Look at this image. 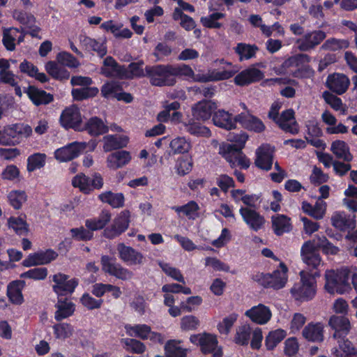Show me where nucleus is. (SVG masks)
<instances>
[{"label": "nucleus", "mask_w": 357, "mask_h": 357, "mask_svg": "<svg viewBox=\"0 0 357 357\" xmlns=\"http://www.w3.org/2000/svg\"><path fill=\"white\" fill-rule=\"evenodd\" d=\"M325 290L331 294H343L351 289L349 271L347 268L327 270L324 274Z\"/></svg>", "instance_id": "obj_1"}, {"label": "nucleus", "mask_w": 357, "mask_h": 357, "mask_svg": "<svg viewBox=\"0 0 357 357\" xmlns=\"http://www.w3.org/2000/svg\"><path fill=\"white\" fill-rule=\"evenodd\" d=\"M33 133L32 128L26 123H17L0 127V145L12 146L17 145L21 138H28Z\"/></svg>", "instance_id": "obj_2"}, {"label": "nucleus", "mask_w": 357, "mask_h": 357, "mask_svg": "<svg viewBox=\"0 0 357 357\" xmlns=\"http://www.w3.org/2000/svg\"><path fill=\"white\" fill-rule=\"evenodd\" d=\"M301 281L294 284L290 292L296 301H307L314 298L316 294L317 282L315 275L307 271H302L299 273Z\"/></svg>", "instance_id": "obj_3"}, {"label": "nucleus", "mask_w": 357, "mask_h": 357, "mask_svg": "<svg viewBox=\"0 0 357 357\" xmlns=\"http://www.w3.org/2000/svg\"><path fill=\"white\" fill-rule=\"evenodd\" d=\"M89 146V151H93L96 147V142L91 140L89 143L84 142H74L54 151V158L60 162H66L78 157Z\"/></svg>", "instance_id": "obj_4"}, {"label": "nucleus", "mask_w": 357, "mask_h": 357, "mask_svg": "<svg viewBox=\"0 0 357 357\" xmlns=\"http://www.w3.org/2000/svg\"><path fill=\"white\" fill-rule=\"evenodd\" d=\"M146 76L155 86H172L176 82L173 76L172 65L146 66Z\"/></svg>", "instance_id": "obj_5"}, {"label": "nucleus", "mask_w": 357, "mask_h": 357, "mask_svg": "<svg viewBox=\"0 0 357 357\" xmlns=\"http://www.w3.org/2000/svg\"><path fill=\"white\" fill-rule=\"evenodd\" d=\"M214 69L205 73L206 82H215L227 79L233 77L238 68L224 59H216L213 62Z\"/></svg>", "instance_id": "obj_6"}, {"label": "nucleus", "mask_w": 357, "mask_h": 357, "mask_svg": "<svg viewBox=\"0 0 357 357\" xmlns=\"http://www.w3.org/2000/svg\"><path fill=\"white\" fill-rule=\"evenodd\" d=\"M288 268L280 262L279 268L272 273L261 274L259 278L260 283L265 287L280 289L286 285L288 280Z\"/></svg>", "instance_id": "obj_7"}, {"label": "nucleus", "mask_w": 357, "mask_h": 357, "mask_svg": "<svg viewBox=\"0 0 357 357\" xmlns=\"http://www.w3.org/2000/svg\"><path fill=\"white\" fill-rule=\"evenodd\" d=\"M219 153L229 162L231 167L240 166L247 169L250 166V160L241 150L234 149V146L229 144H222L219 148Z\"/></svg>", "instance_id": "obj_8"}, {"label": "nucleus", "mask_w": 357, "mask_h": 357, "mask_svg": "<svg viewBox=\"0 0 357 357\" xmlns=\"http://www.w3.org/2000/svg\"><path fill=\"white\" fill-rule=\"evenodd\" d=\"M125 330L127 335L131 337L149 339L153 342L162 343L164 341V337L160 333L152 331L151 327L146 324H127Z\"/></svg>", "instance_id": "obj_9"}, {"label": "nucleus", "mask_w": 357, "mask_h": 357, "mask_svg": "<svg viewBox=\"0 0 357 357\" xmlns=\"http://www.w3.org/2000/svg\"><path fill=\"white\" fill-rule=\"evenodd\" d=\"M61 125L65 128L82 130V117L79 109L75 105L66 107L61 114Z\"/></svg>", "instance_id": "obj_10"}, {"label": "nucleus", "mask_w": 357, "mask_h": 357, "mask_svg": "<svg viewBox=\"0 0 357 357\" xmlns=\"http://www.w3.org/2000/svg\"><path fill=\"white\" fill-rule=\"evenodd\" d=\"M52 280L54 283L52 287L53 289L59 296L73 293L78 284L77 279H70L67 275L63 273L55 274L53 276Z\"/></svg>", "instance_id": "obj_11"}, {"label": "nucleus", "mask_w": 357, "mask_h": 357, "mask_svg": "<svg viewBox=\"0 0 357 357\" xmlns=\"http://www.w3.org/2000/svg\"><path fill=\"white\" fill-rule=\"evenodd\" d=\"M245 315L252 322L259 325H265L272 318V312L268 306L258 304L252 307L245 312Z\"/></svg>", "instance_id": "obj_12"}, {"label": "nucleus", "mask_w": 357, "mask_h": 357, "mask_svg": "<svg viewBox=\"0 0 357 357\" xmlns=\"http://www.w3.org/2000/svg\"><path fill=\"white\" fill-rule=\"evenodd\" d=\"M130 222V213L128 211L121 212L114 219L111 227L104 230L105 236L113 238L123 232L128 227Z\"/></svg>", "instance_id": "obj_13"}, {"label": "nucleus", "mask_w": 357, "mask_h": 357, "mask_svg": "<svg viewBox=\"0 0 357 357\" xmlns=\"http://www.w3.org/2000/svg\"><path fill=\"white\" fill-rule=\"evenodd\" d=\"M274 148L269 144H262L255 152V165L266 171L271 169L273 165Z\"/></svg>", "instance_id": "obj_14"}, {"label": "nucleus", "mask_w": 357, "mask_h": 357, "mask_svg": "<svg viewBox=\"0 0 357 357\" xmlns=\"http://www.w3.org/2000/svg\"><path fill=\"white\" fill-rule=\"evenodd\" d=\"M239 213L246 225L255 231L261 229L265 224L264 218L257 211L249 207H241Z\"/></svg>", "instance_id": "obj_15"}, {"label": "nucleus", "mask_w": 357, "mask_h": 357, "mask_svg": "<svg viewBox=\"0 0 357 357\" xmlns=\"http://www.w3.org/2000/svg\"><path fill=\"white\" fill-rule=\"evenodd\" d=\"M326 37L324 31L316 30L306 33L302 38L297 40L298 47L301 51H308L319 45Z\"/></svg>", "instance_id": "obj_16"}, {"label": "nucleus", "mask_w": 357, "mask_h": 357, "mask_svg": "<svg viewBox=\"0 0 357 357\" xmlns=\"http://www.w3.org/2000/svg\"><path fill=\"white\" fill-rule=\"evenodd\" d=\"M217 109L215 102L211 100H201L192 107V115L199 121H207Z\"/></svg>", "instance_id": "obj_17"}, {"label": "nucleus", "mask_w": 357, "mask_h": 357, "mask_svg": "<svg viewBox=\"0 0 357 357\" xmlns=\"http://www.w3.org/2000/svg\"><path fill=\"white\" fill-rule=\"evenodd\" d=\"M264 77V73L254 66L242 70L234 77V82L238 86H245L259 82Z\"/></svg>", "instance_id": "obj_18"}, {"label": "nucleus", "mask_w": 357, "mask_h": 357, "mask_svg": "<svg viewBox=\"0 0 357 357\" xmlns=\"http://www.w3.org/2000/svg\"><path fill=\"white\" fill-rule=\"evenodd\" d=\"M130 151L121 150L109 154L106 158V165L108 169L116 170L128 165L132 160Z\"/></svg>", "instance_id": "obj_19"}, {"label": "nucleus", "mask_w": 357, "mask_h": 357, "mask_svg": "<svg viewBox=\"0 0 357 357\" xmlns=\"http://www.w3.org/2000/svg\"><path fill=\"white\" fill-rule=\"evenodd\" d=\"M328 324L334 330L333 337L335 339L346 337L351 328L349 319L344 316H331Z\"/></svg>", "instance_id": "obj_20"}, {"label": "nucleus", "mask_w": 357, "mask_h": 357, "mask_svg": "<svg viewBox=\"0 0 357 357\" xmlns=\"http://www.w3.org/2000/svg\"><path fill=\"white\" fill-rule=\"evenodd\" d=\"M326 84L333 92L338 95H342L348 89L350 80L349 77L344 74L334 73L328 76Z\"/></svg>", "instance_id": "obj_21"}, {"label": "nucleus", "mask_w": 357, "mask_h": 357, "mask_svg": "<svg viewBox=\"0 0 357 357\" xmlns=\"http://www.w3.org/2000/svg\"><path fill=\"white\" fill-rule=\"evenodd\" d=\"M301 255L303 261L313 268H317L321 264L319 255L315 252V245L310 241H306L301 247Z\"/></svg>", "instance_id": "obj_22"}, {"label": "nucleus", "mask_w": 357, "mask_h": 357, "mask_svg": "<svg viewBox=\"0 0 357 357\" xmlns=\"http://www.w3.org/2000/svg\"><path fill=\"white\" fill-rule=\"evenodd\" d=\"M119 258L129 266L140 265L144 261V256L139 252L124 244L117 247Z\"/></svg>", "instance_id": "obj_23"}, {"label": "nucleus", "mask_w": 357, "mask_h": 357, "mask_svg": "<svg viewBox=\"0 0 357 357\" xmlns=\"http://www.w3.org/2000/svg\"><path fill=\"white\" fill-rule=\"evenodd\" d=\"M172 70L175 79L177 77H181L189 81L206 82L205 73L195 74L191 67L188 65H172Z\"/></svg>", "instance_id": "obj_24"}, {"label": "nucleus", "mask_w": 357, "mask_h": 357, "mask_svg": "<svg viewBox=\"0 0 357 357\" xmlns=\"http://www.w3.org/2000/svg\"><path fill=\"white\" fill-rule=\"evenodd\" d=\"M275 123L282 130L287 132L295 135L299 131L293 109H289L284 111L280 116H279Z\"/></svg>", "instance_id": "obj_25"}, {"label": "nucleus", "mask_w": 357, "mask_h": 357, "mask_svg": "<svg viewBox=\"0 0 357 357\" xmlns=\"http://www.w3.org/2000/svg\"><path fill=\"white\" fill-rule=\"evenodd\" d=\"M212 120L215 126L228 130L235 129L238 122L236 116H233L232 114L224 109L214 112Z\"/></svg>", "instance_id": "obj_26"}, {"label": "nucleus", "mask_w": 357, "mask_h": 357, "mask_svg": "<svg viewBox=\"0 0 357 357\" xmlns=\"http://www.w3.org/2000/svg\"><path fill=\"white\" fill-rule=\"evenodd\" d=\"M102 142L103 151L109 152L126 147L129 142V137L126 135H107L103 137Z\"/></svg>", "instance_id": "obj_27"}, {"label": "nucleus", "mask_w": 357, "mask_h": 357, "mask_svg": "<svg viewBox=\"0 0 357 357\" xmlns=\"http://www.w3.org/2000/svg\"><path fill=\"white\" fill-rule=\"evenodd\" d=\"M236 120L245 129L261 132L265 126L262 121L252 116L249 112H244L236 116Z\"/></svg>", "instance_id": "obj_28"}, {"label": "nucleus", "mask_w": 357, "mask_h": 357, "mask_svg": "<svg viewBox=\"0 0 357 357\" xmlns=\"http://www.w3.org/2000/svg\"><path fill=\"white\" fill-rule=\"evenodd\" d=\"M24 37L23 33L18 29L10 27L3 29L2 41L8 50L13 51L17 43L24 40Z\"/></svg>", "instance_id": "obj_29"}, {"label": "nucleus", "mask_w": 357, "mask_h": 357, "mask_svg": "<svg viewBox=\"0 0 357 357\" xmlns=\"http://www.w3.org/2000/svg\"><path fill=\"white\" fill-rule=\"evenodd\" d=\"M303 211L315 220H321L326 215L327 204L326 202L317 199L314 205L303 202L301 206Z\"/></svg>", "instance_id": "obj_30"}, {"label": "nucleus", "mask_w": 357, "mask_h": 357, "mask_svg": "<svg viewBox=\"0 0 357 357\" xmlns=\"http://www.w3.org/2000/svg\"><path fill=\"white\" fill-rule=\"evenodd\" d=\"M100 28L105 31L111 32L116 38H130L132 32L128 28H123L121 23H116L113 20H108L101 24Z\"/></svg>", "instance_id": "obj_31"}, {"label": "nucleus", "mask_w": 357, "mask_h": 357, "mask_svg": "<svg viewBox=\"0 0 357 357\" xmlns=\"http://www.w3.org/2000/svg\"><path fill=\"white\" fill-rule=\"evenodd\" d=\"M338 345L331 350L333 357H356L357 356V348L349 340L337 339Z\"/></svg>", "instance_id": "obj_32"}, {"label": "nucleus", "mask_w": 357, "mask_h": 357, "mask_svg": "<svg viewBox=\"0 0 357 357\" xmlns=\"http://www.w3.org/2000/svg\"><path fill=\"white\" fill-rule=\"evenodd\" d=\"M272 228L277 236L289 232L291 229V219L285 215L277 214L271 218Z\"/></svg>", "instance_id": "obj_33"}, {"label": "nucleus", "mask_w": 357, "mask_h": 357, "mask_svg": "<svg viewBox=\"0 0 357 357\" xmlns=\"http://www.w3.org/2000/svg\"><path fill=\"white\" fill-rule=\"evenodd\" d=\"M201 350L203 353H213V357H221L222 351L221 347L218 345V340L215 335L204 333Z\"/></svg>", "instance_id": "obj_34"}, {"label": "nucleus", "mask_w": 357, "mask_h": 357, "mask_svg": "<svg viewBox=\"0 0 357 357\" xmlns=\"http://www.w3.org/2000/svg\"><path fill=\"white\" fill-rule=\"evenodd\" d=\"M304 338L311 342H321L324 340V325L321 323H310L303 330Z\"/></svg>", "instance_id": "obj_35"}, {"label": "nucleus", "mask_w": 357, "mask_h": 357, "mask_svg": "<svg viewBox=\"0 0 357 357\" xmlns=\"http://www.w3.org/2000/svg\"><path fill=\"white\" fill-rule=\"evenodd\" d=\"M26 93L36 105H47L53 100L52 95L33 86L28 87Z\"/></svg>", "instance_id": "obj_36"}, {"label": "nucleus", "mask_w": 357, "mask_h": 357, "mask_svg": "<svg viewBox=\"0 0 357 357\" xmlns=\"http://www.w3.org/2000/svg\"><path fill=\"white\" fill-rule=\"evenodd\" d=\"M24 287V282L15 280L10 282L7 289V295L10 302L15 305H21L24 302L22 291Z\"/></svg>", "instance_id": "obj_37"}, {"label": "nucleus", "mask_w": 357, "mask_h": 357, "mask_svg": "<svg viewBox=\"0 0 357 357\" xmlns=\"http://www.w3.org/2000/svg\"><path fill=\"white\" fill-rule=\"evenodd\" d=\"M310 61V58L307 54H300L288 58L282 64L281 69L275 70L277 74H282L285 72L286 70L291 67L301 68L305 63H308Z\"/></svg>", "instance_id": "obj_38"}, {"label": "nucleus", "mask_w": 357, "mask_h": 357, "mask_svg": "<svg viewBox=\"0 0 357 357\" xmlns=\"http://www.w3.org/2000/svg\"><path fill=\"white\" fill-rule=\"evenodd\" d=\"M83 130H85L92 136H98L107 132L109 127L107 126L102 119L98 117H92L86 123Z\"/></svg>", "instance_id": "obj_39"}, {"label": "nucleus", "mask_w": 357, "mask_h": 357, "mask_svg": "<svg viewBox=\"0 0 357 357\" xmlns=\"http://www.w3.org/2000/svg\"><path fill=\"white\" fill-rule=\"evenodd\" d=\"M56 307L54 318L56 321H61L70 317L75 310V305L68 300H59Z\"/></svg>", "instance_id": "obj_40"}, {"label": "nucleus", "mask_w": 357, "mask_h": 357, "mask_svg": "<svg viewBox=\"0 0 357 357\" xmlns=\"http://www.w3.org/2000/svg\"><path fill=\"white\" fill-rule=\"evenodd\" d=\"M331 151L339 159L347 162L352 159L349 147L344 141L337 139L333 142L331 146Z\"/></svg>", "instance_id": "obj_41"}, {"label": "nucleus", "mask_w": 357, "mask_h": 357, "mask_svg": "<svg viewBox=\"0 0 357 357\" xmlns=\"http://www.w3.org/2000/svg\"><path fill=\"white\" fill-rule=\"evenodd\" d=\"M287 336L286 331L278 328L268 332L265 337V346L267 350H273Z\"/></svg>", "instance_id": "obj_42"}, {"label": "nucleus", "mask_w": 357, "mask_h": 357, "mask_svg": "<svg viewBox=\"0 0 357 357\" xmlns=\"http://www.w3.org/2000/svg\"><path fill=\"white\" fill-rule=\"evenodd\" d=\"M181 342L177 340L167 341L164 347L166 357H186L188 350L180 346Z\"/></svg>", "instance_id": "obj_43"}, {"label": "nucleus", "mask_w": 357, "mask_h": 357, "mask_svg": "<svg viewBox=\"0 0 357 357\" xmlns=\"http://www.w3.org/2000/svg\"><path fill=\"white\" fill-rule=\"evenodd\" d=\"M169 147L174 154H184L190 151L192 144L190 139L178 136L172 139Z\"/></svg>", "instance_id": "obj_44"}, {"label": "nucleus", "mask_w": 357, "mask_h": 357, "mask_svg": "<svg viewBox=\"0 0 357 357\" xmlns=\"http://www.w3.org/2000/svg\"><path fill=\"white\" fill-rule=\"evenodd\" d=\"M101 202L109 204L113 208H121L124 205L125 198L121 192L114 193L112 191H106L99 195Z\"/></svg>", "instance_id": "obj_45"}, {"label": "nucleus", "mask_w": 357, "mask_h": 357, "mask_svg": "<svg viewBox=\"0 0 357 357\" xmlns=\"http://www.w3.org/2000/svg\"><path fill=\"white\" fill-rule=\"evenodd\" d=\"M20 70L22 73L35 78L41 83L48 81V78L44 73L38 72V68L27 61H24L20 63Z\"/></svg>", "instance_id": "obj_46"}, {"label": "nucleus", "mask_w": 357, "mask_h": 357, "mask_svg": "<svg viewBox=\"0 0 357 357\" xmlns=\"http://www.w3.org/2000/svg\"><path fill=\"white\" fill-rule=\"evenodd\" d=\"M81 43L86 50L97 52L101 57L107 54V47L103 41L84 36L81 40Z\"/></svg>", "instance_id": "obj_47"}, {"label": "nucleus", "mask_w": 357, "mask_h": 357, "mask_svg": "<svg viewBox=\"0 0 357 357\" xmlns=\"http://www.w3.org/2000/svg\"><path fill=\"white\" fill-rule=\"evenodd\" d=\"M258 47L255 45L240 43L234 47V52L238 54L241 61L248 60L255 56Z\"/></svg>", "instance_id": "obj_48"}, {"label": "nucleus", "mask_w": 357, "mask_h": 357, "mask_svg": "<svg viewBox=\"0 0 357 357\" xmlns=\"http://www.w3.org/2000/svg\"><path fill=\"white\" fill-rule=\"evenodd\" d=\"M186 131L192 135L208 138L211 136V131L210 129L198 122H189L185 123Z\"/></svg>", "instance_id": "obj_49"}, {"label": "nucleus", "mask_w": 357, "mask_h": 357, "mask_svg": "<svg viewBox=\"0 0 357 357\" xmlns=\"http://www.w3.org/2000/svg\"><path fill=\"white\" fill-rule=\"evenodd\" d=\"M8 228L12 229L18 235H25L29 232V225L24 218L12 216L8 219Z\"/></svg>", "instance_id": "obj_50"}, {"label": "nucleus", "mask_w": 357, "mask_h": 357, "mask_svg": "<svg viewBox=\"0 0 357 357\" xmlns=\"http://www.w3.org/2000/svg\"><path fill=\"white\" fill-rule=\"evenodd\" d=\"M111 215L107 212L102 213L97 218L88 219L85 221L86 227L93 232L102 229L110 220Z\"/></svg>", "instance_id": "obj_51"}, {"label": "nucleus", "mask_w": 357, "mask_h": 357, "mask_svg": "<svg viewBox=\"0 0 357 357\" xmlns=\"http://www.w3.org/2000/svg\"><path fill=\"white\" fill-rule=\"evenodd\" d=\"M46 71L54 78L66 79L70 77V73L63 67L54 61H49L45 64Z\"/></svg>", "instance_id": "obj_52"}, {"label": "nucleus", "mask_w": 357, "mask_h": 357, "mask_svg": "<svg viewBox=\"0 0 357 357\" xmlns=\"http://www.w3.org/2000/svg\"><path fill=\"white\" fill-rule=\"evenodd\" d=\"M9 204L15 208L20 209L27 200V195L24 190H11L8 195Z\"/></svg>", "instance_id": "obj_53"}, {"label": "nucleus", "mask_w": 357, "mask_h": 357, "mask_svg": "<svg viewBox=\"0 0 357 357\" xmlns=\"http://www.w3.org/2000/svg\"><path fill=\"white\" fill-rule=\"evenodd\" d=\"M192 167V159L190 157L182 156L176 160L174 168L178 175L185 176L191 172Z\"/></svg>", "instance_id": "obj_54"}, {"label": "nucleus", "mask_w": 357, "mask_h": 357, "mask_svg": "<svg viewBox=\"0 0 357 357\" xmlns=\"http://www.w3.org/2000/svg\"><path fill=\"white\" fill-rule=\"evenodd\" d=\"M45 160L46 155L45 153H36L29 155L27 158V171L31 172L42 168L45 164Z\"/></svg>", "instance_id": "obj_55"}, {"label": "nucleus", "mask_w": 357, "mask_h": 357, "mask_svg": "<svg viewBox=\"0 0 357 357\" xmlns=\"http://www.w3.org/2000/svg\"><path fill=\"white\" fill-rule=\"evenodd\" d=\"M176 212L178 213H183L189 219L195 220L199 217V206L193 201H191L182 206L174 207Z\"/></svg>", "instance_id": "obj_56"}, {"label": "nucleus", "mask_w": 357, "mask_h": 357, "mask_svg": "<svg viewBox=\"0 0 357 357\" xmlns=\"http://www.w3.org/2000/svg\"><path fill=\"white\" fill-rule=\"evenodd\" d=\"M53 331L56 339L64 340L73 335V327L67 323H59L53 326Z\"/></svg>", "instance_id": "obj_57"}, {"label": "nucleus", "mask_w": 357, "mask_h": 357, "mask_svg": "<svg viewBox=\"0 0 357 357\" xmlns=\"http://www.w3.org/2000/svg\"><path fill=\"white\" fill-rule=\"evenodd\" d=\"M158 264L167 275L177 282H181L184 284H185L184 277L178 268L173 267L169 264L164 261H159Z\"/></svg>", "instance_id": "obj_58"}, {"label": "nucleus", "mask_w": 357, "mask_h": 357, "mask_svg": "<svg viewBox=\"0 0 357 357\" xmlns=\"http://www.w3.org/2000/svg\"><path fill=\"white\" fill-rule=\"evenodd\" d=\"M322 97L325 102L328 104L335 111H340L342 114L345 113L346 108L340 98L332 94L329 91H324L322 93Z\"/></svg>", "instance_id": "obj_59"}, {"label": "nucleus", "mask_w": 357, "mask_h": 357, "mask_svg": "<svg viewBox=\"0 0 357 357\" xmlns=\"http://www.w3.org/2000/svg\"><path fill=\"white\" fill-rule=\"evenodd\" d=\"M199 325V319L194 315L183 316L180 321V328L182 331H196Z\"/></svg>", "instance_id": "obj_60"}, {"label": "nucleus", "mask_w": 357, "mask_h": 357, "mask_svg": "<svg viewBox=\"0 0 357 357\" xmlns=\"http://www.w3.org/2000/svg\"><path fill=\"white\" fill-rule=\"evenodd\" d=\"M225 14L222 13H213L208 16L202 17L200 22L202 25L209 29H219L222 26V24L218 22V20L223 18Z\"/></svg>", "instance_id": "obj_61"}, {"label": "nucleus", "mask_w": 357, "mask_h": 357, "mask_svg": "<svg viewBox=\"0 0 357 357\" xmlns=\"http://www.w3.org/2000/svg\"><path fill=\"white\" fill-rule=\"evenodd\" d=\"M90 182L91 178L83 174H79L73 178L72 184L75 188H78L82 192L89 194L91 192Z\"/></svg>", "instance_id": "obj_62"}, {"label": "nucleus", "mask_w": 357, "mask_h": 357, "mask_svg": "<svg viewBox=\"0 0 357 357\" xmlns=\"http://www.w3.org/2000/svg\"><path fill=\"white\" fill-rule=\"evenodd\" d=\"M251 328L249 324H244L236 328L234 341L236 344L245 345L250 337Z\"/></svg>", "instance_id": "obj_63"}, {"label": "nucleus", "mask_w": 357, "mask_h": 357, "mask_svg": "<svg viewBox=\"0 0 357 357\" xmlns=\"http://www.w3.org/2000/svg\"><path fill=\"white\" fill-rule=\"evenodd\" d=\"M119 71L117 63L112 56H107L103 61L100 73L106 77L115 75Z\"/></svg>", "instance_id": "obj_64"}]
</instances>
